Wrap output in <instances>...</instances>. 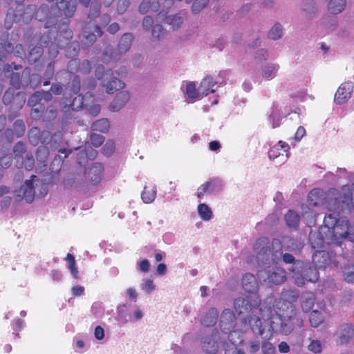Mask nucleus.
I'll return each instance as SVG.
<instances>
[{"label":"nucleus","instance_id":"1","mask_svg":"<svg viewBox=\"0 0 354 354\" xmlns=\"http://www.w3.org/2000/svg\"><path fill=\"white\" fill-rule=\"evenodd\" d=\"M242 286L245 291L254 295L236 298L234 309L241 322L249 324L254 334L262 335L270 319L277 320L270 321L269 324L273 331L288 335L293 330L294 325L290 319L295 315L292 303L298 297L296 292L284 290L279 299L269 296L261 303L259 296L256 295L258 283L253 274L246 273L243 275Z\"/></svg>","mask_w":354,"mask_h":354},{"label":"nucleus","instance_id":"2","mask_svg":"<svg viewBox=\"0 0 354 354\" xmlns=\"http://www.w3.org/2000/svg\"><path fill=\"white\" fill-rule=\"evenodd\" d=\"M324 223L320 232L310 234L313 248H322L324 243L340 244L344 239L354 241V225L346 218L339 217L335 212L330 213L324 217Z\"/></svg>","mask_w":354,"mask_h":354},{"label":"nucleus","instance_id":"3","mask_svg":"<svg viewBox=\"0 0 354 354\" xmlns=\"http://www.w3.org/2000/svg\"><path fill=\"white\" fill-rule=\"evenodd\" d=\"M308 202L314 207L324 205L328 210L334 212L343 210L351 205L354 211V183L343 186L337 196L334 192L326 194L322 189H314L308 194Z\"/></svg>","mask_w":354,"mask_h":354},{"label":"nucleus","instance_id":"4","mask_svg":"<svg viewBox=\"0 0 354 354\" xmlns=\"http://www.w3.org/2000/svg\"><path fill=\"white\" fill-rule=\"evenodd\" d=\"M254 250L256 253L257 261L259 264L270 266V265L277 263L281 257L286 263H295L294 262L295 258L292 254H282L281 243L278 239L272 241L271 248L267 238H260L255 242Z\"/></svg>","mask_w":354,"mask_h":354},{"label":"nucleus","instance_id":"5","mask_svg":"<svg viewBox=\"0 0 354 354\" xmlns=\"http://www.w3.org/2000/svg\"><path fill=\"white\" fill-rule=\"evenodd\" d=\"M47 192V186L32 175L30 179L26 180L20 188L15 191V198L17 201L24 199L28 203H30L35 197H44Z\"/></svg>","mask_w":354,"mask_h":354},{"label":"nucleus","instance_id":"6","mask_svg":"<svg viewBox=\"0 0 354 354\" xmlns=\"http://www.w3.org/2000/svg\"><path fill=\"white\" fill-rule=\"evenodd\" d=\"M76 8V1L75 0H70L66 1L64 0H57L56 5L51 8L50 15L48 17V20L46 24V28H50L54 23L53 17H60L65 15L67 18L73 15Z\"/></svg>","mask_w":354,"mask_h":354},{"label":"nucleus","instance_id":"7","mask_svg":"<svg viewBox=\"0 0 354 354\" xmlns=\"http://www.w3.org/2000/svg\"><path fill=\"white\" fill-rule=\"evenodd\" d=\"M67 19H65L62 26H59V32L57 34L55 43L51 42L48 46V53L50 57H55L58 54L57 46L60 48L64 47L68 41L72 38V32L67 28Z\"/></svg>","mask_w":354,"mask_h":354},{"label":"nucleus","instance_id":"8","mask_svg":"<svg viewBox=\"0 0 354 354\" xmlns=\"http://www.w3.org/2000/svg\"><path fill=\"white\" fill-rule=\"evenodd\" d=\"M258 277L268 284L279 285L286 280V273L284 269L274 267L268 270H259Z\"/></svg>","mask_w":354,"mask_h":354},{"label":"nucleus","instance_id":"9","mask_svg":"<svg viewBox=\"0 0 354 354\" xmlns=\"http://www.w3.org/2000/svg\"><path fill=\"white\" fill-rule=\"evenodd\" d=\"M289 156L290 147L288 143L281 140L272 147L268 152L269 158L279 165L286 162Z\"/></svg>","mask_w":354,"mask_h":354},{"label":"nucleus","instance_id":"10","mask_svg":"<svg viewBox=\"0 0 354 354\" xmlns=\"http://www.w3.org/2000/svg\"><path fill=\"white\" fill-rule=\"evenodd\" d=\"M220 328L221 330L228 336L231 333H234V337L238 336V339L241 337L239 332L234 330L236 326V317L234 313L230 309H225L220 317Z\"/></svg>","mask_w":354,"mask_h":354},{"label":"nucleus","instance_id":"11","mask_svg":"<svg viewBox=\"0 0 354 354\" xmlns=\"http://www.w3.org/2000/svg\"><path fill=\"white\" fill-rule=\"evenodd\" d=\"M223 189L221 182L218 179H209L201 185L196 191V196L202 199L205 195H216Z\"/></svg>","mask_w":354,"mask_h":354},{"label":"nucleus","instance_id":"12","mask_svg":"<svg viewBox=\"0 0 354 354\" xmlns=\"http://www.w3.org/2000/svg\"><path fill=\"white\" fill-rule=\"evenodd\" d=\"M353 91V85L351 82H345L342 83L335 95L334 100L338 104H342L346 102L351 97Z\"/></svg>","mask_w":354,"mask_h":354},{"label":"nucleus","instance_id":"13","mask_svg":"<svg viewBox=\"0 0 354 354\" xmlns=\"http://www.w3.org/2000/svg\"><path fill=\"white\" fill-rule=\"evenodd\" d=\"M62 136V133L60 131L56 132L51 136L49 131H44L41 132V142L49 145L52 150H56L61 147Z\"/></svg>","mask_w":354,"mask_h":354},{"label":"nucleus","instance_id":"14","mask_svg":"<svg viewBox=\"0 0 354 354\" xmlns=\"http://www.w3.org/2000/svg\"><path fill=\"white\" fill-rule=\"evenodd\" d=\"M102 35V32L98 26L89 25L84 31L82 42L85 46H89L95 41L97 37H101Z\"/></svg>","mask_w":354,"mask_h":354},{"label":"nucleus","instance_id":"15","mask_svg":"<svg viewBox=\"0 0 354 354\" xmlns=\"http://www.w3.org/2000/svg\"><path fill=\"white\" fill-rule=\"evenodd\" d=\"M218 333L216 330L213 331L210 336L204 337L202 347L203 350L209 354H214L218 348Z\"/></svg>","mask_w":354,"mask_h":354},{"label":"nucleus","instance_id":"16","mask_svg":"<svg viewBox=\"0 0 354 354\" xmlns=\"http://www.w3.org/2000/svg\"><path fill=\"white\" fill-rule=\"evenodd\" d=\"M129 100L130 93L127 91H122L116 94L109 109L112 112L119 111L126 105Z\"/></svg>","mask_w":354,"mask_h":354},{"label":"nucleus","instance_id":"17","mask_svg":"<svg viewBox=\"0 0 354 354\" xmlns=\"http://www.w3.org/2000/svg\"><path fill=\"white\" fill-rule=\"evenodd\" d=\"M335 335L341 344L348 343L354 335L353 325L351 323H346L339 326Z\"/></svg>","mask_w":354,"mask_h":354},{"label":"nucleus","instance_id":"18","mask_svg":"<svg viewBox=\"0 0 354 354\" xmlns=\"http://www.w3.org/2000/svg\"><path fill=\"white\" fill-rule=\"evenodd\" d=\"M103 165L95 162L86 171L87 179L93 184L97 185L102 180Z\"/></svg>","mask_w":354,"mask_h":354},{"label":"nucleus","instance_id":"19","mask_svg":"<svg viewBox=\"0 0 354 354\" xmlns=\"http://www.w3.org/2000/svg\"><path fill=\"white\" fill-rule=\"evenodd\" d=\"M292 275L294 282L298 286H303L306 281L304 274V264L300 261H297L292 266Z\"/></svg>","mask_w":354,"mask_h":354},{"label":"nucleus","instance_id":"20","mask_svg":"<svg viewBox=\"0 0 354 354\" xmlns=\"http://www.w3.org/2000/svg\"><path fill=\"white\" fill-rule=\"evenodd\" d=\"M68 68L70 73H74L75 71H80L82 73H88L91 71V66L88 60H84L82 63L80 61L75 59H71L68 64Z\"/></svg>","mask_w":354,"mask_h":354},{"label":"nucleus","instance_id":"21","mask_svg":"<svg viewBox=\"0 0 354 354\" xmlns=\"http://www.w3.org/2000/svg\"><path fill=\"white\" fill-rule=\"evenodd\" d=\"M123 310H124V307H119L118 308V317H117V319L118 321H120V322H122V324H126L128 322H134L139 321L144 316V313H143L142 310H140V308H136L129 315V319H127L123 316V314H122Z\"/></svg>","mask_w":354,"mask_h":354},{"label":"nucleus","instance_id":"22","mask_svg":"<svg viewBox=\"0 0 354 354\" xmlns=\"http://www.w3.org/2000/svg\"><path fill=\"white\" fill-rule=\"evenodd\" d=\"M279 69V65L277 63H267L261 68L262 77L266 80H271L277 76Z\"/></svg>","mask_w":354,"mask_h":354},{"label":"nucleus","instance_id":"23","mask_svg":"<svg viewBox=\"0 0 354 354\" xmlns=\"http://www.w3.org/2000/svg\"><path fill=\"white\" fill-rule=\"evenodd\" d=\"M216 82L212 77H206L201 82L199 92L201 98L207 96L209 93H214L215 90L213 87L216 85Z\"/></svg>","mask_w":354,"mask_h":354},{"label":"nucleus","instance_id":"24","mask_svg":"<svg viewBox=\"0 0 354 354\" xmlns=\"http://www.w3.org/2000/svg\"><path fill=\"white\" fill-rule=\"evenodd\" d=\"M346 0H329L327 4L328 12L331 15L342 13L346 7Z\"/></svg>","mask_w":354,"mask_h":354},{"label":"nucleus","instance_id":"25","mask_svg":"<svg viewBox=\"0 0 354 354\" xmlns=\"http://www.w3.org/2000/svg\"><path fill=\"white\" fill-rule=\"evenodd\" d=\"M125 84L117 77H112L108 82L105 80H103L102 86L106 88V93L111 94L115 91L122 89L124 87Z\"/></svg>","mask_w":354,"mask_h":354},{"label":"nucleus","instance_id":"26","mask_svg":"<svg viewBox=\"0 0 354 354\" xmlns=\"http://www.w3.org/2000/svg\"><path fill=\"white\" fill-rule=\"evenodd\" d=\"M276 106L279 108L278 113L281 115V116L286 118L288 116L291 112L293 111V106L288 100H279L276 101L272 104V107L276 110Z\"/></svg>","mask_w":354,"mask_h":354},{"label":"nucleus","instance_id":"27","mask_svg":"<svg viewBox=\"0 0 354 354\" xmlns=\"http://www.w3.org/2000/svg\"><path fill=\"white\" fill-rule=\"evenodd\" d=\"M218 319V311L216 308H212L207 310L201 320V323L205 326H213Z\"/></svg>","mask_w":354,"mask_h":354},{"label":"nucleus","instance_id":"28","mask_svg":"<svg viewBox=\"0 0 354 354\" xmlns=\"http://www.w3.org/2000/svg\"><path fill=\"white\" fill-rule=\"evenodd\" d=\"M283 35V26L279 23H275L268 30L267 37L271 40L276 41L281 39Z\"/></svg>","mask_w":354,"mask_h":354},{"label":"nucleus","instance_id":"29","mask_svg":"<svg viewBox=\"0 0 354 354\" xmlns=\"http://www.w3.org/2000/svg\"><path fill=\"white\" fill-rule=\"evenodd\" d=\"M159 8V3L158 0H143L139 7V10L142 14L148 12H156Z\"/></svg>","mask_w":354,"mask_h":354},{"label":"nucleus","instance_id":"30","mask_svg":"<svg viewBox=\"0 0 354 354\" xmlns=\"http://www.w3.org/2000/svg\"><path fill=\"white\" fill-rule=\"evenodd\" d=\"M184 93L187 97L192 100H199L201 98L199 88H196L195 83L192 82H189L186 84Z\"/></svg>","mask_w":354,"mask_h":354},{"label":"nucleus","instance_id":"31","mask_svg":"<svg viewBox=\"0 0 354 354\" xmlns=\"http://www.w3.org/2000/svg\"><path fill=\"white\" fill-rule=\"evenodd\" d=\"M197 212L200 218L204 221H209L214 216L212 210L205 203H200L197 207Z\"/></svg>","mask_w":354,"mask_h":354},{"label":"nucleus","instance_id":"32","mask_svg":"<svg viewBox=\"0 0 354 354\" xmlns=\"http://www.w3.org/2000/svg\"><path fill=\"white\" fill-rule=\"evenodd\" d=\"M165 22L169 25L173 30H176L183 24L184 18L179 15H170L165 18Z\"/></svg>","mask_w":354,"mask_h":354},{"label":"nucleus","instance_id":"33","mask_svg":"<svg viewBox=\"0 0 354 354\" xmlns=\"http://www.w3.org/2000/svg\"><path fill=\"white\" fill-rule=\"evenodd\" d=\"M285 221L289 227L295 229L299 226L300 216L295 211L289 210L285 214Z\"/></svg>","mask_w":354,"mask_h":354},{"label":"nucleus","instance_id":"34","mask_svg":"<svg viewBox=\"0 0 354 354\" xmlns=\"http://www.w3.org/2000/svg\"><path fill=\"white\" fill-rule=\"evenodd\" d=\"M313 262L318 268H325L329 262L328 254L323 251H318L313 256Z\"/></svg>","mask_w":354,"mask_h":354},{"label":"nucleus","instance_id":"35","mask_svg":"<svg viewBox=\"0 0 354 354\" xmlns=\"http://www.w3.org/2000/svg\"><path fill=\"white\" fill-rule=\"evenodd\" d=\"M133 36L130 33L124 34L118 44V50L120 53H125L131 46Z\"/></svg>","mask_w":354,"mask_h":354},{"label":"nucleus","instance_id":"36","mask_svg":"<svg viewBox=\"0 0 354 354\" xmlns=\"http://www.w3.org/2000/svg\"><path fill=\"white\" fill-rule=\"evenodd\" d=\"M279 108L280 109V106H276V110L272 106L270 113L268 116V121L269 124H271L272 127L273 129H275L280 126L281 123V120L283 118V117L281 116L279 113H278Z\"/></svg>","mask_w":354,"mask_h":354},{"label":"nucleus","instance_id":"37","mask_svg":"<svg viewBox=\"0 0 354 354\" xmlns=\"http://www.w3.org/2000/svg\"><path fill=\"white\" fill-rule=\"evenodd\" d=\"M49 155V151L46 146H40L37 151V161L41 164L40 167H46L47 159Z\"/></svg>","mask_w":354,"mask_h":354},{"label":"nucleus","instance_id":"38","mask_svg":"<svg viewBox=\"0 0 354 354\" xmlns=\"http://www.w3.org/2000/svg\"><path fill=\"white\" fill-rule=\"evenodd\" d=\"M227 337L232 344L226 348L225 354H244V352L242 350L239 349L236 346L239 342H241V337H239V339H235L234 337V333H231Z\"/></svg>","mask_w":354,"mask_h":354},{"label":"nucleus","instance_id":"39","mask_svg":"<svg viewBox=\"0 0 354 354\" xmlns=\"http://www.w3.org/2000/svg\"><path fill=\"white\" fill-rule=\"evenodd\" d=\"M88 97H92V95L90 93H86L84 96H76L71 104V109L73 110H77L80 108H85V104L88 102Z\"/></svg>","mask_w":354,"mask_h":354},{"label":"nucleus","instance_id":"40","mask_svg":"<svg viewBox=\"0 0 354 354\" xmlns=\"http://www.w3.org/2000/svg\"><path fill=\"white\" fill-rule=\"evenodd\" d=\"M156 195V189L154 186L147 187L145 186L142 193L141 197L144 203H152Z\"/></svg>","mask_w":354,"mask_h":354},{"label":"nucleus","instance_id":"41","mask_svg":"<svg viewBox=\"0 0 354 354\" xmlns=\"http://www.w3.org/2000/svg\"><path fill=\"white\" fill-rule=\"evenodd\" d=\"M110 128L109 121L106 118H102L95 121L91 126L93 131H97L102 133L107 132Z\"/></svg>","mask_w":354,"mask_h":354},{"label":"nucleus","instance_id":"42","mask_svg":"<svg viewBox=\"0 0 354 354\" xmlns=\"http://www.w3.org/2000/svg\"><path fill=\"white\" fill-rule=\"evenodd\" d=\"M97 155V151L91 147L88 148L86 151H81L77 156L78 163L83 165L86 163L87 159H93Z\"/></svg>","mask_w":354,"mask_h":354},{"label":"nucleus","instance_id":"43","mask_svg":"<svg viewBox=\"0 0 354 354\" xmlns=\"http://www.w3.org/2000/svg\"><path fill=\"white\" fill-rule=\"evenodd\" d=\"M304 274L306 281L315 282L319 279V272L317 270L311 266L304 265Z\"/></svg>","mask_w":354,"mask_h":354},{"label":"nucleus","instance_id":"44","mask_svg":"<svg viewBox=\"0 0 354 354\" xmlns=\"http://www.w3.org/2000/svg\"><path fill=\"white\" fill-rule=\"evenodd\" d=\"M43 50L39 46H36L33 48L30 47V50L28 55V60L29 63L34 64L35 63L42 55Z\"/></svg>","mask_w":354,"mask_h":354},{"label":"nucleus","instance_id":"45","mask_svg":"<svg viewBox=\"0 0 354 354\" xmlns=\"http://www.w3.org/2000/svg\"><path fill=\"white\" fill-rule=\"evenodd\" d=\"M324 320V316L317 310H313L309 316V322L311 326L316 328L319 326Z\"/></svg>","mask_w":354,"mask_h":354},{"label":"nucleus","instance_id":"46","mask_svg":"<svg viewBox=\"0 0 354 354\" xmlns=\"http://www.w3.org/2000/svg\"><path fill=\"white\" fill-rule=\"evenodd\" d=\"M28 138L32 145H37L39 140L41 141V133L38 128L33 127L29 131Z\"/></svg>","mask_w":354,"mask_h":354},{"label":"nucleus","instance_id":"47","mask_svg":"<svg viewBox=\"0 0 354 354\" xmlns=\"http://www.w3.org/2000/svg\"><path fill=\"white\" fill-rule=\"evenodd\" d=\"M19 17L15 15L12 10H9L5 20V27L10 29L12 27V21H19Z\"/></svg>","mask_w":354,"mask_h":354},{"label":"nucleus","instance_id":"48","mask_svg":"<svg viewBox=\"0 0 354 354\" xmlns=\"http://www.w3.org/2000/svg\"><path fill=\"white\" fill-rule=\"evenodd\" d=\"M66 260L68 263V268L71 272V274H73V276L75 278L77 279L78 278V271H77V268H75V261L74 257L71 254H68L66 256Z\"/></svg>","mask_w":354,"mask_h":354},{"label":"nucleus","instance_id":"49","mask_svg":"<svg viewBox=\"0 0 354 354\" xmlns=\"http://www.w3.org/2000/svg\"><path fill=\"white\" fill-rule=\"evenodd\" d=\"M209 0H194L192 6V10L194 13L201 12L208 3Z\"/></svg>","mask_w":354,"mask_h":354},{"label":"nucleus","instance_id":"50","mask_svg":"<svg viewBox=\"0 0 354 354\" xmlns=\"http://www.w3.org/2000/svg\"><path fill=\"white\" fill-rule=\"evenodd\" d=\"M14 131L17 138L21 137L25 133V124L22 120H18L14 123Z\"/></svg>","mask_w":354,"mask_h":354},{"label":"nucleus","instance_id":"51","mask_svg":"<svg viewBox=\"0 0 354 354\" xmlns=\"http://www.w3.org/2000/svg\"><path fill=\"white\" fill-rule=\"evenodd\" d=\"M42 100L41 92H35L28 100V104L31 107H35L39 105V103Z\"/></svg>","mask_w":354,"mask_h":354},{"label":"nucleus","instance_id":"52","mask_svg":"<svg viewBox=\"0 0 354 354\" xmlns=\"http://www.w3.org/2000/svg\"><path fill=\"white\" fill-rule=\"evenodd\" d=\"M140 286L141 289L147 294H150L155 290L156 288L153 281L149 279H145Z\"/></svg>","mask_w":354,"mask_h":354},{"label":"nucleus","instance_id":"53","mask_svg":"<svg viewBox=\"0 0 354 354\" xmlns=\"http://www.w3.org/2000/svg\"><path fill=\"white\" fill-rule=\"evenodd\" d=\"M90 141L93 146L99 147L104 141V137L97 133H92L90 137Z\"/></svg>","mask_w":354,"mask_h":354},{"label":"nucleus","instance_id":"54","mask_svg":"<svg viewBox=\"0 0 354 354\" xmlns=\"http://www.w3.org/2000/svg\"><path fill=\"white\" fill-rule=\"evenodd\" d=\"M308 348L310 351L315 354L320 353L322 350V343L319 340H312L308 346Z\"/></svg>","mask_w":354,"mask_h":354},{"label":"nucleus","instance_id":"55","mask_svg":"<svg viewBox=\"0 0 354 354\" xmlns=\"http://www.w3.org/2000/svg\"><path fill=\"white\" fill-rule=\"evenodd\" d=\"M102 153L106 156H111L115 150V143L113 140H109L106 142L102 149Z\"/></svg>","mask_w":354,"mask_h":354},{"label":"nucleus","instance_id":"56","mask_svg":"<svg viewBox=\"0 0 354 354\" xmlns=\"http://www.w3.org/2000/svg\"><path fill=\"white\" fill-rule=\"evenodd\" d=\"M10 84L16 89L20 88L21 78L19 73H12L10 77Z\"/></svg>","mask_w":354,"mask_h":354},{"label":"nucleus","instance_id":"57","mask_svg":"<svg viewBox=\"0 0 354 354\" xmlns=\"http://www.w3.org/2000/svg\"><path fill=\"white\" fill-rule=\"evenodd\" d=\"M13 151L16 158H21L26 152L25 145L21 142H18L14 147Z\"/></svg>","mask_w":354,"mask_h":354},{"label":"nucleus","instance_id":"58","mask_svg":"<svg viewBox=\"0 0 354 354\" xmlns=\"http://www.w3.org/2000/svg\"><path fill=\"white\" fill-rule=\"evenodd\" d=\"M262 352L263 354H275L276 349L275 347L268 342H265L262 344Z\"/></svg>","mask_w":354,"mask_h":354},{"label":"nucleus","instance_id":"59","mask_svg":"<svg viewBox=\"0 0 354 354\" xmlns=\"http://www.w3.org/2000/svg\"><path fill=\"white\" fill-rule=\"evenodd\" d=\"M85 109H88L89 113L93 116H96L101 110L99 104H90L88 102L85 104Z\"/></svg>","mask_w":354,"mask_h":354},{"label":"nucleus","instance_id":"60","mask_svg":"<svg viewBox=\"0 0 354 354\" xmlns=\"http://www.w3.org/2000/svg\"><path fill=\"white\" fill-rule=\"evenodd\" d=\"M130 4V0H118L117 11L119 14H122L126 11Z\"/></svg>","mask_w":354,"mask_h":354},{"label":"nucleus","instance_id":"61","mask_svg":"<svg viewBox=\"0 0 354 354\" xmlns=\"http://www.w3.org/2000/svg\"><path fill=\"white\" fill-rule=\"evenodd\" d=\"M164 29L161 25H155L152 28V35L154 38L159 39L163 36Z\"/></svg>","mask_w":354,"mask_h":354},{"label":"nucleus","instance_id":"62","mask_svg":"<svg viewBox=\"0 0 354 354\" xmlns=\"http://www.w3.org/2000/svg\"><path fill=\"white\" fill-rule=\"evenodd\" d=\"M313 306H314V299L312 297L305 299L301 302L302 309L306 312L310 310Z\"/></svg>","mask_w":354,"mask_h":354},{"label":"nucleus","instance_id":"63","mask_svg":"<svg viewBox=\"0 0 354 354\" xmlns=\"http://www.w3.org/2000/svg\"><path fill=\"white\" fill-rule=\"evenodd\" d=\"M301 207L302 210L303 216L312 218L316 217L315 212L313 211L308 206L306 205H302Z\"/></svg>","mask_w":354,"mask_h":354},{"label":"nucleus","instance_id":"64","mask_svg":"<svg viewBox=\"0 0 354 354\" xmlns=\"http://www.w3.org/2000/svg\"><path fill=\"white\" fill-rule=\"evenodd\" d=\"M269 55L268 51L266 49L261 48L258 50L255 55V59L258 61L266 60Z\"/></svg>","mask_w":354,"mask_h":354}]
</instances>
